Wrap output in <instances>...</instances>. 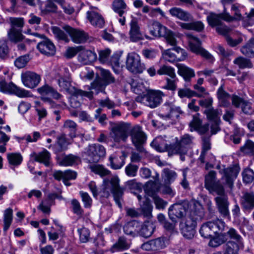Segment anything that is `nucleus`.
<instances>
[{"instance_id": "obj_1", "label": "nucleus", "mask_w": 254, "mask_h": 254, "mask_svg": "<svg viewBox=\"0 0 254 254\" xmlns=\"http://www.w3.org/2000/svg\"><path fill=\"white\" fill-rule=\"evenodd\" d=\"M240 170V168L237 164L224 169L222 170L223 175L221 179L222 184L220 181H218L207 190L213 195L218 196L226 195L223 185L226 187H228L231 190L234 187V180L236 179Z\"/></svg>"}, {"instance_id": "obj_2", "label": "nucleus", "mask_w": 254, "mask_h": 254, "mask_svg": "<svg viewBox=\"0 0 254 254\" xmlns=\"http://www.w3.org/2000/svg\"><path fill=\"white\" fill-rule=\"evenodd\" d=\"M55 76L57 79L58 78V84L62 90H65L71 95L75 97H86L89 99L93 98L92 91L86 92L71 86L70 75L67 68H60L58 72L57 70Z\"/></svg>"}, {"instance_id": "obj_3", "label": "nucleus", "mask_w": 254, "mask_h": 254, "mask_svg": "<svg viewBox=\"0 0 254 254\" xmlns=\"http://www.w3.org/2000/svg\"><path fill=\"white\" fill-rule=\"evenodd\" d=\"M204 216L202 210L194 209L191 210L185 220L180 224L181 233L188 239L193 238L195 233L197 221H200Z\"/></svg>"}, {"instance_id": "obj_4", "label": "nucleus", "mask_w": 254, "mask_h": 254, "mask_svg": "<svg viewBox=\"0 0 254 254\" xmlns=\"http://www.w3.org/2000/svg\"><path fill=\"white\" fill-rule=\"evenodd\" d=\"M120 179L117 176L113 177L105 183L104 188L99 191V194L103 197L107 198L110 195V191L112 193L114 200L118 206L122 207V201L125 188L120 186Z\"/></svg>"}, {"instance_id": "obj_5", "label": "nucleus", "mask_w": 254, "mask_h": 254, "mask_svg": "<svg viewBox=\"0 0 254 254\" xmlns=\"http://www.w3.org/2000/svg\"><path fill=\"white\" fill-rule=\"evenodd\" d=\"M227 231L221 232L219 235L213 237L210 239L209 242V246L211 247L216 248L223 244L231 241L238 244H244L243 238L239 232L233 227H228L226 226Z\"/></svg>"}, {"instance_id": "obj_6", "label": "nucleus", "mask_w": 254, "mask_h": 254, "mask_svg": "<svg viewBox=\"0 0 254 254\" xmlns=\"http://www.w3.org/2000/svg\"><path fill=\"white\" fill-rule=\"evenodd\" d=\"M193 139L194 137L189 134L183 135L180 140L176 138V142L172 143V147L170 148L169 156L179 155L180 159L184 161L189 148L193 144Z\"/></svg>"}, {"instance_id": "obj_7", "label": "nucleus", "mask_w": 254, "mask_h": 254, "mask_svg": "<svg viewBox=\"0 0 254 254\" xmlns=\"http://www.w3.org/2000/svg\"><path fill=\"white\" fill-rule=\"evenodd\" d=\"M226 225L220 219L208 221L203 224L199 230L200 235L204 238H211L218 236L225 230Z\"/></svg>"}, {"instance_id": "obj_8", "label": "nucleus", "mask_w": 254, "mask_h": 254, "mask_svg": "<svg viewBox=\"0 0 254 254\" xmlns=\"http://www.w3.org/2000/svg\"><path fill=\"white\" fill-rule=\"evenodd\" d=\"M151 34L156 37H164L167 42L171 46L176 45V39L174 34L158 22H154L150 29Z\"/></svg>"}, {"instance_id": "obj_9", "label": "nucleus", "mask_w": 254, "mask_h": 254, "mask_svg": "<svg viewBox=\"0 0 254 254\" xmlns=\"http://www.w3.org/2000/svg\"><path fill=\"white\" fill-rule=\"evenodd\" d=\"M130 124L121 122L112 127L110 136L116 143L125 142L128 136Z\"/></svg>"}, {"instance_id": "obj_10", "label": "nucleus", "mask_w": 254, "mask_h": 254, "mask_svg": "<svg viewBox=\"0 0 254 254\" xmlns=\"http://www.w3.org/2000/svg\"><path fill=\"white\" fill-rule=\"evenodd\" d=\"M11 28L8 33L9 40L14 42H18L24 38L22 34V28L24 26V19L21 17H10L9 18Z\"/></svg>"}, {"instance_id": "obj_11", "label": "nucleus", "mask_w": 254, "mask_h": 254, "mask_svg": "<svg viewBox=\"0 0 254 254\" xmlns=\"http://www.w3.org/2000/svg\"><path fill=\"white\" fill-rule=\"evenodd\" d=\"M37 37L40 38L42 41L37 45V48L40 52L47 56H53L56 53V47L54 43L44 35L37 32L32 33Z\"/></svg>"}, {"instance_id": "obj_12", "label": "nucleus", "mask_w": 254, "mask_h": 254, "mask_svg": "<svg viewBox=\"0 0 254 254\" xmlns=\"http://www.w3.org/2000/svg\"><path fill=\"white\" fill-rule=\"evenodd\" d=\"M127 68L133 73H140L145 69V65L141 63L140 56L134 52L128 53L126 61Z\"/></svg>"}, {"instance_id": "obj_13", "label": "nucleus", "mask_w": 254, "mask_h": 254, "mask_svg": "<svg viewBox=\"0 0 254 254\" xmlns=\"http://www.w3.org/2000/svg\"><path fill=\"white\" fill-rule=\"evenodd\" d=\"M84 153L89 163H97L105 156L106 150L103 146L99 144H94L89 145Z\"/></svg>"}, {"instance_id": "obj_14", "label": "nucleus", "mask_w": 254, "mask_h": 254, "mask_svg": "<svg viewBox=\"0 0 254 254\" xmlns=\"http://www.w3.org/2000/svg\"><path fill=\"white\" fill-rule=\"evenodd\" d=\"M184 114L180 107L175 106L172 103H165L162 108V113H159V116L165 120L178 119L180 115Z\"/></svg>"}, {"instance_id": "obj_15", "label": "nucleus", "mask_w": 254, "mask_h": 254, "mask_svg": "<svg viewBox=\"0 0 254 254\" xmlns=\"http://www.w3.org/2000/svg\"><path fill=\"white\" fill-rule=\"evenodd\" d=\"M162 93L159 91L149 90L141 98L137 97L136 101L143 102L147 106L154 108L160 105L162 101Z\"/></svg>"}, {"instance_id": "obj_16", "label": "nucleus", "mask_w": 254, "mask_h": 254, "mask_svg": "<svg viewBox=\"0 0 254 254\" xmlns=\"http://www.w3.org/2000/svg\"><path fill=\"white\" fill-rule=\"evenodd\" d=\"M188 208V201L174 204L169 208V217L172 222L176 223L177 218L181 219L186 216Z\"/></svg>"}, {"instance_id": "obj_17", "label": "nucleus", "mask_w": 254, "mask_h": 254, "mask_svg": "<svg viewBox=\"0 0 254 254\" xmlns=\"http://www.w3.org/2000/svg\"><path fill=\"white\" fill-rule=\"evenodd\" d=\"M37 90L41 96V100L50 105H52L54 102L49 96L56 100L60 99L62 97V95L56 89L47 84L37 88Z\"/></svg>"}, {"instance_id": "obj_18", "label": "nucleus", "mask_w": 254, "mask_h": 254, "mask_svg": "<svg viewBox=\"0 0 254 254\" xmlns=\"http://www.w3.org/2000/svg\"><path fill=\"white\" fill-rule=\"evenodd\" d=\"M186 36L188 39L189 46L192 52L197 54H200L207 60H211L212 56L201 47V42L197 38L189 33H186Z\"/></svg>"}, {"instance_id": "obj_19", "label": "nucleus", "mask_w": 254, "mask_h": 254, "mask_svg": "<svg viewBox=\"0 0 254 254\" xmlns=\"http://www.w3.org/2000/svg\"><path fill=\"white\" fill-rule=\"evenodd\" d=\"M0 91L3 93L14 94L21 98L30 96L29 91L17 87L13 83L7 84L5 81H0Z\"/></svg>"}, {"instance_id": "obj_20", "label": "nucleus", "mask_w": 254, "mask_h": 254, "mask_svg": "<svg viewBox=\"0 0 254 254\" xmlns=\"http://www.w3.org/2000/svg\"><path fill=\"white\" fill-rule=\"evenodd\" d=\"M132 142L136 149L139 152H143V144L145 142L146 136L139 126L134 127L130 132Z\"/></svg>"}, {"instance_id": "obj_21", "label": "nucleus", "mask_w": 254, "mask_h": 254, "mask_svg": "<svg viewBox=\"0 0 254 254\" xmlns=\"http://www.w3.org/2000/svg\"><path fill=\"white\" fill-rule=\"evenodd\" d=\"M207 21L208 25L212 28L218 27L222 24L223 20L230 21L233 19L228 13H227L224 9V12L219 14L214 12H210L207 16Z\"/></svg>"}, {"instance_id": "obj_22", "label": "nucleus", "mask_w": 254, "mask_h": 254, "mask_svg": "<svg viewBox=\"0 0 254 254\" xmlns=\"http://www.w3.org/2000/svg\"><path fill=\"white\" fill-rule=\"evenodd\" d=\"M21 77L24 85L31 89L36 87L41 81L39 74L30 71L22 73Z\"/></svg>"}, {"instance_id": "obj_23", "label": "nucleus", "mask_w": 254, "mask_h": 254, "mask_svg": "<svg viewBox=\"0 0 254 254\" xmlns=\"http://www.w3.org/2000/svg\"><path fill=\"white\" fill-rule=\"evenodd\" d=\"M165 60L169 62L184 60L187 57L185 51L179 47H175L165 51L163 54Z\"/></svg>"}, {"instance_id": "obj_24", "label": "nucleus", "mask_w": 254, "mask_h": 254, "mask_svg": "<svg viewBox=\"0 0 254 254\" xmlns=\"http://www.w3.org/2000/svg\"><path fill=\"white\" fill-rule=\"evenodd\" d=\"M199 114L193 116L192 120L189 123V127L190 128L191 131L194 130L200 134H204L208 131L209 125L205 124L202 125V121L199 118Z\"/></svg>"}, {"instance_id": "obj_25", "label": "nucleus", "mask_w": 254, "mask_h": 254, "mask_svg": "<svg viewBox=\"0 0 254 254\" xmlns=\"http://www.w3.org/2000/svg\"><path fill=\"white\" fill-rule=\"evenodd\" d=\"M215 200L219 213L223 217H229V202L227 195L217 196L215 198Z\"/></svg>"}, {"instance_id": "obj_26", "label": "nucleus", "mask_w": 254, "mask_h": 254, "mask_svg": "<svg viewBox=\"0 0 254 254\" xmlns=\"http://www.w3.org/2000/svg\"><path fill=\"white\" fill-rule=\"evenodd\" d=\"M165 246L164 238L159 237L143 243L141 248L146 251H157L163 249Z\"/></svg>"}, {"instance_id": "obj_27", "label": "nucleus", "mask_w": 254, "mask_h": 254, "mask_svg": "<svg viewBox=\"0 0 254 254\" xmlns=\"http://www.w3.org/2000/svg\"><path fill=\"white\" fill-rule=\"evenodd\" d=\"M64 29L70 35L74 43L78 44L84 43L87 39V35L83 31L74 29L68 26H64Z\"/></svg>"}, {"instance_id": "obj_28", "label": "nucleus", "mask_w": 254, "mask_h": 254, "mask_svg": "<svg viewBox=\"0 0 254 254\" xmlns=\"http://www.w3.org/2000/svg\"><path fill=\"white\" fill-rule=\"evenodd\" d=\"M172 16L183 21H191L193 19L192 14L180 7H173L169 10Z\"/></svg>"}, {"instance_id": "obj_29", "label": "nucleus", "mask_w": 254, "mask_h": 254, "mask_svg": "<svg viewBox=\"0 0 254 254\" xmlns=\"http://www.w3.org/2000/svg\"><path fill=\"white\" fill-rule=\"evenodd\" d=\"M86 17L90 23L95 27L102 28L105 24L103 17L97 12L88 11L86 13Z\"/></svg>"}, {"instance_id": "obj_30", "label": "nucleus", "mask_w": 254, "mask_h": 254, "mask_svg": "<svg viewBox=\"0 0 254 254\" xmlns=\"http://www.w3.org/2000/svg\"><path fill=\"white\" fill-rule=\"evenodd\" d=\"M69 142L67 141L65 135L62 134L57 138L56 143L52 146L50 145L48 148L52 147L53 151L56 154L61 153L67 149Z\"/></svg>"}, {"instance_id": "obj_31", "label": "nucleus", "mask_w": 254, "mask_h": 254, "mask_svg": "<svg viewBox=\"0 0 254 254\" xmlns=\"http://www.w3.org/2000/svg\"><path fill=\"white\" fill-rule=\"evenodd\" d=\"M156 228L155 224L151 221H145L138 230V233L142 237L148 238L152 236Z\"/></svg>"}, {"instance_id": "obj_32", "label": "nucleus", "mask_w": 254, "mask_h": 254, "mask_svg": "<svg viewBox=\"0 0 254 254\" xmlns=\"http://www.w3.org/2000/svg\"><path fill=\"white\" fill-rule=\"evenodd\" d=\"M30 157L34 161L43 163L47 167L50 165L51 154L46 149H44L39 153L33 152L30 154Z\"/></svg>"}, {"instance_id": "obj_33", "label": "nucleus", "mask_w": 254, "mask_h": 254, "mask_svg": "<svg viewBox=\"0 0 254 254\" xmlns=\"http://www.w3.org/2000/svg\"><path fill=\"white\" fill-rule=\"evenodd\" d=\"M241 204L244 211H251L254 209V193H245L241 198Z\"/></svg>"}, {"instance_id": "obj_34", "label": "nucleus", "mask_w": 254, "mask_h": 254, "mask_svg": "<svg viewBox=\"0 0 254 254\" xmlns=\"http://www.w3.org/2000/svg\"><path fill=\"white\" fill-rule=\"evenodd\" d=\"M187 23L179 22V25L183 29L188 30H194L201 32L204 29V24L201 21H187Z\"/></svg>"}, {"instance_id": "obj_35", "label": "nucleus", "mask_w": 254, "mask_h": 254, "mask_svg": "<svg viewBox=\"0 0 254 254\" xmlns=\"http://www.w3.org/2000/svg\"><path fill=\"white\" fill-rule=\"evenodd\" d=\"M178 74L182 76L186 82H190L192 77L195 76L193 69L183 64H177Z\"/></svg>"}, {"instance_id": "obj_36", "label": "nucleus", "mask_w": 254, "mask_h": 254, "mask_svg": "<svg viewBox=\"0 0 254 254\" xmlns=\"http://www.w3.org/2000/svg\"><path fill=\"white\" fill-rule=\"evenodd\" d=\"M217 95L219 106L227 108L230 106L231 96L224 90L223 85H221L218 89Z\"/></svg>"}, {"instance_id": "obj_37", "label": "nucleus", "mask_w": 254, "mask_h": 254, "mask_svg": "<svg viewBox=\"0 0 254 254\" xmlns=\"http://www.w3.org/2000/svg\"><path fill=\"white\" fill-rule=\"evenodd\" d=\"M130 30L129 31L130 40L132 42H137L142 39L141 34L140 32L136 20L133 18L130 23Z\"/></svg>"}, {"instance_id": "obj_38", "label": "nucleus", "mask_w": 254, "mask_h": 254, "mask_svg": "<svg viewBox=\"0 0 254 254\" xmlns=\"http://www.w3.org/2000/svg\"><path fill=\"white\" fill-rule=\"evenodd\" d=\"M130 246L127 239L123 236L120 237L117 241L112 246L111 251L112 253L128 250Z\"/></svg>"}, {"instance_id": "obj_39", "label": "nucleus", "mask_w": 254, "mask_h": 254, "mask_svg": "<svg viewBox=\"0 0 254 254\" xmlns=\"http://www.w3.org/2000/svg\"><path fill=\"white\" fill-rule=\"evenodd\" d=\"M172 144L166 143L161 137L155 138L151 143V146L159 152L167 151L169 155V150Z\"/></svg>"}, {"instance_id": "obj_40", "label": "nucleus", "mask_w": 254, "mask_h": 254, "mask_svg": "<svg viewBox=\"0 0 254 254\" xmlns=\"http://www.w3.org/2000/svg\"><path fill=\"white\" fill-rule=\"evenodd\" d=\"M97 59V55L90 50L82 52L79 56V60L84 64H89Z\"/></svg>"}, {"instance_id": "obj_41", "label": "nucleus", "mask_w": 254, "mask_h": 254, "mask_svg": "<svg viewBox=\"0 0 254 254\" xmlns=\"http://www.w3.org/2000/svg\"><path fill=\"white\" fill-rule=\"evenodd\" d=\"M222 113L221 109H214L212 107L205 109L204 112L208 120L212 122H221L220 116Z\"/></svg>"}, {"instance_id": "obj_42", "label": "nucleus", "mask_w": 254, "mask_h": 254, "mask_svg": "<svg viewBox=\"0 0 254 254\" xmlns=\"http://www.w3.org/2000/svg\"><path fill=\"white\" fill-rule=\"evenodd\" d=\"M244 247V244H238L228 241L224 254H239V251Z\"/></svg>"}, {"instance_id": "obj_43", "label": "nucleus", "mask_w": 254, "mask_h": 254, "mask_svg": "<svg viewBox=\"0 0 254 254\" xmlns=\"http://www.w3.org/2000/svg\"><path fill=\"white\" fill-rule=\"evenodd\" d=\"M202 149L198 158V161H200L201 164H203L205 162L206 152L210 149L211 144L210 137L203 136L202 137Z\"/></svg>"}, {"instance_id": "obj_44", "label": "nucleus", "mask_w": 254, "mask_h": 254, "mask_svg": "<svg viewBox=\"0 0 254 254\" xmlns=\"http://www.w3.org/2000/svg\"><path fill=\"white\" fill-rule=\"evenodd\" d=\"M138 225L139 223L135 220L128 222L124 226L125 233L127 235L135 237L136 233H138V229L136 228Z\"/></svg>"}, {"instance_id": "obj_45", "label": "nucleus", "mask_w": 254, "mask_h": 254, "mask_svg": "<svg viewBox=\"0 0 254 254\" xmlns=\"http://www.w3.org/2000/svg\"><path fill=\"white\" fill-rule=\"evenodd\" d=\"M243 54L249 57H254V38H251L241 49Z\"/></svg>"}, {"instance_id": "obj_46", "label": "nucleus", "mask_w": 254, "mask_h": 254, "mask_svg": "<svg viewBox=\"0 0 254 254\" xmlns=\"http://www.w3.org/2000/svg\"><path fill=\"white\" fill-rule=\"evenodd\" d=\"M109 161L112 168L116 170L120 169L125 163L124 158L122 156H111Z\"/></svg>"}, {"instance_id": "obj_47", "label": "nucleus", "mask_w": 254, "mask_h": 254, "mask_svg": "<svg viewBox=\"0 0 254 254\" xmlns=\"http://www.w3.org/2000/svg\"><path fill=\"white\" fill-rule=\"evenodd\" d=\"M78 159V156L72 154L65 155L59 162V164L64 166H71L75 164Z\"/></svg>"}, {"instance_id": "obj_48", "label": "nucleus", "mask_w": 254, "mask_h": 254, "mask_svg": "<svg viewBox=\"0 0 254 254\" xmlns=\"http://www.w3.org/2000/svg\"><path fill=\"white\" fill-rule=\"evenodd\" d=\"M216 175L215 171H210L205 175L204 186L207 190L217 182Z\"/></svg>"}, {"instance_id": "obj_49", "label": "nucleus", "mask_w": 254, "mask_h": 254, "mask_svg": "<svg viewBox=\"0 0 254 254\" xmlns=\"http://www.w3.org/2000/svg\"><path fill=\"white\" fill-rule=\"evenodd\" d=\"M91 171L95 174L99 175L101 177L109 175L110 171L105 168L103 166L95 164L90 166Z\"/></svg>"}, {"instance_id": "obj_50", "label": "nucleus", "mask_w": 254, "mask_h": 254, "mask_svg": "<svg viewBox=\"0 0 254 254\" xmlns=\"http://www.w3.org/2000/svg\"><path fill=\"white\" fill-rule=\"evenodd\" d=\"M240 150L245 154L254 156V142L250 140H247L245 145L241 147Z\"/></svg>"}, {"instance_id": "obj_51", "label": "nucleus", "mask_w": 254, "mask_h": 254, "mask_svg": "<svg viewBox=\"0 0 254 254\" xmlns=\"http://www.w3.org/2000/svg\"><path fill=\"white\" fill-rule=\"evenodd\" d=\"M140 210L144 217L147 218H150L152 217V206L147 199L141 206Z\"/></svg>"}, {"instance_id": "obj_52", "label": "nucleus", "mask_w": 254, "mask_h": 254, "mask_svg": "<svg viewBox=\"0 0 254 254\" xmlns=\"http://www.w3.org/2000/svg\"><path fill=\"white\" fill-rule=\"evenodd\" d=\"M216 31L220 35L226 38L232 33L233 28L226 25L224 23L221 24L215 29Z\"/></svg>"}, {"instance_id": "obj_53", "label": "nucleus", "mask_w": 254, "mask_h": 254, "mask_svg": "<svg viewBox=\"0 0 254 254\" xmlns=\"http://www.w3.org/2000/svg\"><path fill=\"white\" fill-rule=\"evenodd\" d=\"M113 9L122 17L124 13V9L126 8V4L123 0H114L113 3Z\"/></svg>"}, {"instance_id": "obj_54", "label": "nucleus", "mask_w": 254, "mask_h": 254, "mask_svg": "<svg viewBox=\"0 0 254 254\" xmlns=\"http://www.w3.org/2000/svg\"><path fill=\"white\" fill-rule=\"evenodd\" d=\"M12 210L11 208L6 209L4 213L3 230L6 231L9 228L12 220Z\"/></svg>"}, {"instance_id": "obj_55", "label": "nucleus", "mask_w": 254, "mask_h": 254, "mask_svg": "<svg viewBox=\"0 0 254 254\" xmlns=\"http://www.w3.org/2000/svg\"><path fill=\"white\" fill-rule=\"evenodd\" d=\"M106 86V84L102 80L100 79L95 81L91 83V86L89 87L88 89L90 90L89 92L92 91L93 93L92 90H94L96 93L98 94L99 92L103 91Z\"/></svg>"}, {"instance_id": "obj_56", "label": "nucleus", "mask_w": 254, "mask_h": 254, "mask_svg": "<svg viewBox=\"0 0 254 254\" xmlns=\"http://www.w3.org/2000/svg\"><path fill=\"white\" fill-rule=\"evenodd\" d=\"M157 73L159 75L165 74L168 75L170 78L176 77L174 69L170 66L163 65L157 70Z\"/></svg>"}, {"instance_id": "obj_57", "label": "nucleus", "mask_w": 254, "mask_h": 254, "mask_svg": "<svg viewBox=\"0 0 254 254\" xmlns=\"http://www.w3.org/2000/svg\"><path fill=\"white\" fill-rule=\"evenodd\" d=\"M234 64L239 65L240 68H252L253 64L249 59L243 57H238L234 61Z\"/></svg>"}, {"instance_id": "obj_58", "label": "nucleus", "mask_w": 254, "mask_h": 254, "mask_svg": "<svg viewBox=\"0 0 254 254\" xmlns=\"http://www.w3.org/2000/svg\"><path fill=\"white\" fill-rule=\"evenodd\" d=\"M7 159L9 164L13 165H19L22 161V157L20 153H9L7 154Z\"/></svg>"}, {"instance_id": "obj_59", "label": "nucleus", "mask_w": 254, "mask_h": 254, "mask_svg": "<svg viewBox=\"0 0 254 254\" xmlns=\"http://www.w3.org/2000/svg\"><path fill=\"white\" fill-rule=\"evenodd\" d=\"M101 75L102 78V80L106 85L115 82V78L108 70L102 69L101 70Z\"/></svg>"}, {"instance_id": "obj_60", "label": "nucleus", "mask_w": 254, "mask_h": 254, "mask_svg": "<svg viewBox=\"0 0 254 254\" xmlns=\"http://www.w3.org/2000/svg\"><path fill=\"white\" fill-rule=\"evenodd\" d=\"M52 31L55 37L60 40H63L65 42L69 41V39L64 32L59 27L54 26L52 27Z\"/></svg>"}, {"instance_id": "obj_61", "label": "nucleus", "mask_w": 254, "mask_h": 254, "mask_svg": "<svg viewBox=\"0 0 254 254\" xmlns=\"http://www.w3.org/2000/svg\"><path fill=\"white\" fill-rule=\"evenodd\" d=\"M64 126L65 128L70 131L69 136L70 137L73 138L76 136L77 125L75 122L70 120L66 121L64 122Z\"/></svg>"}, {"instance_id": "obj_62", "label": "nucleus", "mask_w": 254, "mask_h": 254, "mask_svg": "<svg viewBox=\"0 0 254 254\" xmlns=\"http://www.w3.org/2000/svg\"><path fill=\"white\" fill-rule=\"evenodd\" d=\"M8 48L6 42L3 40H0V58L5 59L8 57Z\"/></svg>"}, {"instance_id": "obj_63", "label": "nucleus", "mask_w": 254, "mask_h": 254, "mask_svg": "<svg viewBox=\"0 0 254 254\" xmlns=\"http://www.w3.org/2000/svg\"><path fill=\"white\" fill-rule=\"evenodd\" d=\"M138 169V167L136 165L129 163L126 167L125 172L128 177H134L136 175Z\"/></svg>"}, {"instance_id": "obj_64", "label": "nucleus", "mask_w": 254, "mask_h": 254, "mask_svg": "<svg viewBox=\"0 0 254 254\" xmlns=\"http://www.w3.org/2000/svg\"><path fill=\"white\" fill-rule=\"evenodd\" d=\"M243 181L246 184H249L253 182L254 178V173L250 169H245L243 173Z\"/></svg>"}]
</instances>
